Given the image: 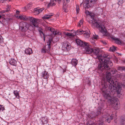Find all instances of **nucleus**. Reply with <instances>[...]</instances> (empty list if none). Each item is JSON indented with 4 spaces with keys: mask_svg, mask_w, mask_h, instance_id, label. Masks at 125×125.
I'll use <instances>...</instances> for the list:
<instances>
[{
    "mask_svg": "<svg viewBox=\"0 0 125 125\" xmlns=\"http://www.w3.org/2000/svg\"><path fill=\"white\" fill-rule=\"evenodd\" d=\"M113 65V63L109 59L107 60L104 63L101 64L98 66L99 71L103 72H106V78L107 80L106 82L109 83L113 84L116 86H119L118 85V80L115 77H112L114 75L117 71L115 69H110V67Z\"/></svg>",
    "mask_w": 125,
    "mask_h": 125,
    "instance_id": "nucleus-1",
    "label": "nucleus"
},
{
    "mask_svg": "<svg viewBox=\"0 0 125 125\" xmlns=\"http://www.w3.org/2000/svg\"><path fill=\"white\" fill-rule=\"evenodd\" d=\"M102 88L101 90L104 97L106 99H108L109 102L114 96H113L117 92V96L121 94V88L119 86H116L113 84H108L107 82H105L104 84L102 85Z\"/></svg>",
    "mask_w": 125,
    "mask_h": 125,
    "instance_id": "nucleus-2",
    "label": "nucleus"
},
{
    "mask_svg": "<svg viewBox=\"0 0 125 125\" xmlns=\"http://www.w3.org/2000/svg\"><path fill=\"white\" fill-rule=\"evenodd\" d=\"M113 114H112L110 115L108 114H106L100 117L99 120L96 123L93 122L90 123L89 122L86 125H103V122L104 121L109 123L113 119Z\"/></svg>",
    "mask_w": 125,
    "mask_h": 125,
    "instance_id": "nucleus-3",
    "label": "nucleus"
},
{
    "mask_svg": "<svg viewBox=\"0 0 125 125\" xmlns=\"http://www.w3.org/2000/svg\"><path fill=\"white\" fill-rule=\"evenodd\" d=\"M94 54L96 56V58H97L98 59L100 62L99 63V65L100 63L102 64L104 63L108 59L109 55L106 54H104L103 56L100 54V51L99 49L96 48L93 49V51Z\"/></svg>",
    "mask_w": 125,
    "mask_h": 125,
    "instance_id": "nucleus-4",
    "label": "nucleus"
},
{
    "mask_svg": "<svg viewBox=\"0 0 125 125\" xmlns=\"http://www.w3.org/2000/svg\"><path fill=\"white\" fill-rule=\"evenodd\" d=\"M102 22H101L98 21H95L93 23L91 26L92 27H96L98 28L100 31L104 35H106L107 34V31L104 25L102 24Z\"/></svg>",
    "mask_w": 125,
    "mask_h": 125,
    "instance_id": "nucleus-5",
    "label": "nucleus"
},
{
    "mask_svg": "<svg viewBox=\"0 0 125 125\" xmlns=\"http://www.w3.org/2000/svg\"><path fill=\"white\" fill-rule=\"evenodd\" d=\"M109 103L113 105V108L115 110L118 109L120 107V103L117 98L114 96L110 100Z\"/></svg>",
    "mask_w": 125,
    "mask_h": 125,
    "instance_id": "nucleus-6",
    "label": "nucleus"
},
{
    "mask_svg": "<svg viewBox=\"0 0 125 125\" xmlns=\"http://www.w3.org/2000/svg\"><path fill=\"white\" fill-rule=\"evenodd\" d=\"M29 27V24L26 22H22L20 23L19 27L21 31H26L28 29Z\"/></svg>",
    "mask_w": 125,
    "mask_h": 125,
    "instance_id": "nucleus-7",
    "label": "nucleus"
},
{
    "mask_svg": "<svg viewBox=\"0 0 125 125\" xmlns=\"http://www.w3.org/2000/svg\"><path fill=\"white\" fill-rule=\"evenodd\" d=\"M28 19L31 22L34 27H38L39 20L38 19L32 17H28Z\"/></svg>",
    "mask_w": 125,
    "mask_h": 125,
    "instance_id": "nucleus-8",
    "label": "nucleus"
},
{
    "mask_svg": "<svg viewBox=\"0 0 125 125\" xmlns=\"http://www.w3.org/2000/svg\"><path fill=\"white\" fill-rule=\"evenodd\" d=\"M84 45L85 46V52L88 54H90L92 52L93 49L91 46L89 45L88 43L87 42H84Z\"/></svg>",
    "mask_w": 125,
    "mask_h": 125,
    "instance_id": "nucleus-9",
    "label": "nucleus"
},
{
    "mask_svg": "<svg viewBox=\"0 0 125 125\" xmlns=\"http://www.w3.org/2000/svg\"><path fill=\"white\" fill-rule=\"evenodd\" d=\"M92 0H85V2L83 5L84 7L85 8H89L92 5Z\"/></svg>",
    "mask_w": 125,
    "mask_h": 125,
    "instance_id": "nucleus-10",
    "label": "nucleus"
},
{
    "mask_svg": "<svg viewBox=\"0 0 125 125\" xmlns=\"http://www.w3.org/2000/svg\"><path fill=\"white\" fill-rule=\"evenodd\" d=\"M41 76L42 78L43 79H47L49 77V75L48 72L46 71H43L41 74Z\"/></svg>",
    "mask_w": 125,
    "mask_h": 125,
    "instance_id": "nucleus-11",
    "label": "nucleus"
},
{
    "mask_svg": "<svg viewBox=\"0 0 125 125\" xmlns=\"http://www.w3.org/2000/svg\"><path fill=\"white\" fill-rule=\"evenodd\" d=\"M51 43V42L49 40V43L47 45H48L47 49H45L44 48L42 49V53H45L46 52L48 53L50 52L51 48L50 46Z\"/></svg>",
    "mask_w": 125,
    "mask_h": 125,
    "instance_id": "nucleus-12",
    "label": "nucleus"
},
{
    "mask_svg": "<svg viewBox=\"0 0 125 125\" xmlns=\"http://www.w3.org/2000/svg\"><path fill=\"white\" fill-rule=\"evenodd\" d=\"M71 46L67 43H64L63 45V48L64 50L68 51L71 48Z\"/></svg>",
    "mask_w": 125,
    "mask_h": 125,
    "instance_id": "nucleus-13",
    "label": "nucleus"
},
{
    "mask_svg": "<svg viewBox=\"0 0 125 125\" xmlns=\"http://www.w3.org/2000/svg\"><path fill=\"white\" fill-rule=\"evenodd\" d=\"M111 39L112 40L114 41L115 43L119 45L121 44V41L118 38H115L113 37H111Z\"/></svg>",
    "mask_w": 125,
    "mask_h": 125,
    "instance_id": "nucleus-14",
    "label": "nucleus"
},
{
    "mask_svg": "<svg viewBox=\"0 0 125 125\" xmlns=\"http://www.w3.org/2000/svg\"><path fill=\"white\" fill-rule=\"evenodd\" d=\"M78 62L77 60L76 59L73 58L72 60L71 63L73 66H76L77 65Z\"/></svg>",
    "mask_w": 125,
    "mask_h": 125,
    "instance_id": "nucleus-15",
    "label": "nucleus"
},
{
    "mask_svg": "<svg viewBox=\"0 0 125 125\" xmlns=\"http://www.w3.org/2000/svg\"><path fill=\"white\" fill-rule=\"evenodd\" d=\"M9 63L11 65L13 66H16L17 64V61L13 58H11L10 60Z\"/></svg>",
    "mask_w": 125,
    "mask_h": 125,
    "instance_id": "nucleus-16",
    "label": "nucleus"
},
{
    "mask_svg": "<svg viewBox=\"0 0 125 125\" xmlns=\"http://www.w3.org/2000/svg\"><path fill=\"white\" fill-rule=\"evenodd\" d=\"M77 44L80 46H82L84 45V43L83 42L79 39H77L75 40Z\"/></svg>",
    "mask_w": 125,
    "mask_h": 125,
    "instance_id": "nucleus-17",
    "label": "nucleus"
},
{
    "mask_svg": "<svg viewBox=\"0 0 125 125\" xmlns=\"http://www.w3.org/2000/svg\"><path fill=\"white\" fill-rule=\"evenodd\" d=\"M25 53L27 55H30L32 53V52L31 49L28 48L26 49L25 51Z\"/></svg>",
    "mask_w": 125,
    "mask_h": 125,
    "instance_id": "nucleus-18",
    "label": "nucleus"
},
{
    "mask_svg": "<svg viewBox=\"0 0 125 125\" xmlns=\"http://www.w3.org/2000/svg\"><path fill=\"white\" fill-rule=\"evenodd\" d=\"M38 30L39 31V32L41 35H42V34H43V40L44 41H45V37L44 36V34L42 31V29L41 27H40L38 29Z\"/></svg>",
    "mask_w": 125,
    "mask_h": 125,
    "instance_id": "nucleus-19",
    "label": "nucleus"
},
{
    "mask_svg": "<svg viewBox=\"0 0 125 125\" xmlns=\"http://www.w3.org/2000/svg\"><path fill=\"white\" fill-rule=\"evenodd\" d=\"M101 110L100 109H98L97 112L94 114V116L91 117L92 118L93 117H96L101 114Z\"/></svg>",
    "mask_w": 125,
    "mask_h": 125,
    "instance_id": "nucleus-20",
    "label": "nucleus"
},
{
    "mask_svg": "<svg viewBox=\"0 0 125 125\" xmlns=\"http://www.w3.org/2000/svg\"><path fill=\"white\" fill-rule=\"evenodd\" d=\"M84 31L80 29L76 31L75 32L76 35H79L83 34V33Z\"/></svg>",
    "mask_w": 125,
    "mask_h": 125,
    "instance_id": "nucleus-21",
    "label": "nucleus"
},
{
    "mask_svg": "<svg viewBox=\"0 0 125 125\" xmlns=\"http://www.w3.org/2000/svg\"><path fill=\"white\" fill-rule=\"evenodd\" d=\"M18 18L24 21L28 20V17H27L26 16L24 15L19 16Z\"/></svg>",
    "mask_w": 125,
    "mask_h": 125,
    "instance_id": "nucleus-22",
    "label": "nucleus"
},
{
    "mask_svg": "<svg viewBox=\"0 0 125 125\" xmlns=\"http://www.w3.org/2000/svg\"><path fill=\"white\" fill-rule=\"evenodd\" d=\"M90 33L89 31H86L83 34L84 36L86 38H89L90 36Z\"/></svg>",
    "mask_w": 125,
    "mask_h": 125,
    "instance_id": "nucleus-23",
    "label": "nucleus"
},
{
    "mask_svg": "<svg viewBox=\"0 0 125 125\" xmlns=\"http://www.w3.org/2000/svg\"><path fill=\"white\" fill-rule=\"evenodd\" d=\"M44 10V9L41 8L40 9H35L34 13L36 14H38L40 13Z\"/></svg>",
    "mask_w": 125,
    "mask_h": 125,
    "instance_id": "nucleus-24",
    "label": "nucleus"
},
{
    "mask_svg": "<svg viewBox=\"0 0 125 125\" xmlns=\"http://www.w3.org/2000/svg\"><path fill=\"white\" fill-rule=\"evenodd\" d=\"M13 93L14 95L15 96L16 98L18 99L20 98V97L19 95L18 92L17 90L14 91L13 92Z\"/></svg>",
    "mask_w": 125,
    "mask_h": 125,
    "instance_id": "nucleus-25",
    "label": "nucleus"
},
{
    "mask_svg": "<svg viewBox=\"0 0 125 125\" xmlns=\"http://www.w3.org/2000/svg\"><path fill=\"white\" fill-rule=\"evenodd\" d=\"M55 5V3L52 0H51L50 2L48 4L47 7L48 8H49L52 6H54Z\"/></svg>",
    "mask_w": 125,
    "mask_h": 125,
    "instance_id": "nucleus-26",
    "label": "nucleus"
},
{
    "mask_svg": "<svg viewBox=\"0 0 125 125\" xmlns=\"http://www.w3.org/2000/svg\"><path fill=\"white\" fill-rule=\"evenodd\" d=\"M53 15V14H50L46 15L44 17V18L45 19H47L51 17V16Z\"/></svg>",
    "mask_w": 125,
    "mask_h": 125,
    "instance_id": "nucleus-27",
    "label": "nucleus"
},
{
    "mask_svg": "<svg viewBox=\"0 0 125 125\" xmlns=\"http://www.w3.org/2000/svg\"><path fill=\"white\" fill-rule=\"evenodd\" d=\"M117 70H118L122 71H125V66H119L117 68Z\"/></svg>",
    "mask_w": 125,
    "mask_h": 125,
    "instance_id": "nucleus-28",
    "label": "nucleus"
},
{
    "mask_svg": "<svg viewBox=\"0 0 125 125\" xmlns=\"http://www.w3.org/2000/svg\"><path fill=\"white\" fill-rule=\"evenodd\" d=\"M115 50H116V48L114 46L110 47V51L112 52L115 51Z\"/></svg>",
    "mask_w": 125,
    "mask_h": 125,
    "instance_id": "nucleus-29",
    "label": "nucleus"
},
{
    "mask_svg": "<svg viewBox=\"0 0 125 125\" xmlns=\"http://www.w3.org/2000/svg\"><path fill=\"white\" fill-rule=\"evenodd\" d=\"M10 10V9L9 7H8V8L6 9V10H4L1 11L0 12L1 13H3L5 12L8 11Z\"/></svg>",
    "mask_w": 125,
    "mask_h": 125,
    "instance_id": "nucleus-30",
    "label": "nucleus"
},
{
    "mask_svg": "<svg viewBox=\"0 0 125 125\" xmlns=\"http://www.w3.org/2000/svg\"><path fill=\"white\" fill-rule=\"evenodd\" d=\"M83 20L82 19L79 22V23L78 24V26L79 27H81V25H82L83 23Z\"/></svg>",
    "mask_w": 125,
    "mask_h": 125,
    "instance_id": "nucleus-31",
    "label": "nucleus"
},
{
    "mask_svg": "<svg viewBox=\"0 0 125 125\" xmlns=\"http://www.w3.org/2000/svg\"><path fill=\"white\" fill-rule=\"evenodd\" d=\"M65 3H63V9L64 10L65 12H67V10L66 8H67V5H64Z\"/></svg>",
    "mask_w": 125,
    "mask_h": 125,
    "instance_id": "nucleus-32",
    "label": "nucleus"
},
{
    "mask_svg": "<svg viewBox=\"0 0 125 125\" xmlns=\"http://www.w3.org/2000/svg\"><path fill=\"white\" fill-rule=\"evenodd\" d=\"M93 37L95 39H97L99 38V37L98 35H96L95 33H94V34H93Z\"/></svg>",
    "mask_w": 125,
    "mask_h": 125,
    "instance_id": "nucleus-33",
    "label": "nucleus"
},
{
    "mask_svg": "<svg viewBox=\"0 0 125 125\" xmlns=\"http://www.w3.org/2000/svg\"><path fill=\"white\" fill-rule=\"evenodd\" d=\"M52 32V34H53L54 32V29L52 28H50L49 30Z\"/></svg>",
    "mask_w": 125,
    "mask_h": 125,
    "instance_id": "nucleus-34",
    "label": "nucleus"
},
{
    "mask_svg": "<svg viewBox=\"0 0 125 125\" xmlns=\"http://www.w3.org/2000/svg\"><path fill=\"white\" fill-rule=\"evenodd\" d=\"M3 39L2 37L0 35V43H2L3 42Z\"/></svg>",
    "mask_w": 125,
    "mask_h": 125,
    "instance_id": "nucleus-35",
    "label": "nucleus"
},
{
    "mask_svg": "<svg viewBox=\"0 0 125 125\" xmlns=\"http://www.w3.org/2000/svg\"><path fill=\"white\" fill-rule=\"evenodd\" d=\"M76 11L77 13L79 12V6L76 5Z\"/></svg>",
    "mask_w": 125,
    "mask_h": 125,
    "instance_id": "nucleus-36",
    "label": "nucleus"
},
{
    "mask_svg": "<svg viewBox=\"0 0 125 125\" xmlns=\"http://www.w3.org/2000/svg\"><path fill=\"white\" fill-rule=\"evenodd\" d=\"M53 35H56L57 34H59V31H55L54 32V33Z\"/></svg>",
    "mask_w": 125,
    "mask_h": 125,
    "instance_id": "nucleus-37",
    "label": "nucleus"
},
{
    "mask_svg": "<svg viewBox=\"0 0 125 125\" xmlns=\"http://www.w3.org/2000/svg\"><path fill=\"white\" fill-rule=\"evenodd\" d=\"M121 123L122 124H125V118L122 119Z\"/></svg>",
    "mask_w": 125,
    "mask_h": 125,
    "instance_id": "nucleus-38",
    "label": "nucleus"
},
{
    "mask_svg": "<svg viewBox=\"0 0 125 125\" xmlns=\"http://www.w3.org/2000/svg\"><path fill=\"white\" fill-rule=\"evenodd\" d=\"M70 33H68V32H63V34L68 36H69V35L70 34Z\"/></svg>",
    "mask_w": 125,
    "mask_h": 125,
    "instance_id": "nucleus-39",
    "label": "nucleus"
},
{
    "mask_svg": "<svg viewBox=\"0 0 125 125\" xmlns=\"http://www.w3.org/2000/svg\"><path fill=\"white\" fill-rule=\"evenodd\" d=\"M4 109V108L3 106L0 105V111H3Z\"/></svg>",
    "mask_w": 125,
    "mask_h": 125,
    "instance_id": "nucleus-40",
    "label": "nucleus"
},
{
    "mask_svg": "<svg viewBox=\"0 0 125 125\" xmlns=\"http://www.w3.org/2000/svg\"><path fill=\"white\" fill-rule=\"evenodd\" d=\"M32 3H30L27 5V7L28 8H30L31 7L32 5Z\"/></svg>",
    "mask_w": 125,
    "mask_h": 125,
    "instance_id": "nucleus-41",
    "label": "nucleus"
},
{
    "mask_svg": "<svg viewBox=\"0 0 125 125\" xmlns=\"http://www.w3.org/2000/svg\"><path fill=\"white\" fill-rule=\"evenodd\" d=\"M10 75H14V71L13 70H11L10 69Z\"/></svg>",
    "mask_w": 125,
    "mask_h": 125,
    "instance_id": "nucleus-42",
    "label": "nucleus"
},
{
    "mask_svg": "<svg viewBox=\"0 0 125 125\" xmlns=\"http://www.w3.org/2000/svg\"><path fill=\"white\" fill-rule=\"evenodd\" d=\"M123 2V0H120L118 2V4L119 5H121L122 4Z\"/></svg>",
    "mask_w": 125,
    "mask_h": 125,
    "instance_id": "nucleus-43",
    "label": "nucleus"
},
{
    "mask_svg": "<svg viewBox=\"0 0 125 125\" xmlns=\"http://www.w3.org/2000/svg\"><path fill=\"white\" fill-rule=\"evenodd\" d=\"M68 36H69L70 37H74V35L72 33H70Z\"/></svg>",
    "mask_w": 125,
    "mask_h": 125,
    "instance_id": "nucleus-44",
    "label": "nucleus"
},
{
    "mask_svg": "<svg viewBox=\"0 0 125 125\" xmlns=\"http://www.w3.org/2000/svg\"><path fill=\"white\" fill-rule=\"evenodd\" d=\"M50 27L48 26H47L45 27V30L46 31L49 30H50Z\"/></svg>",
    "mask_w": 125,
    "mask_h": 125,
    "instance_id": "nucleus-45",
    "label": "nucleus"
},
{
    "mask_svg": "<svg viewBox=\"0 0 125 125\" xmlns=\"http://www.w3.org/2000/svg\"><path fill=\"white\" fill-rule=\"evenodd\" d=\"M16 13L17 14H18L20 13V12L18 11H16Z\"/></svg>",
    "mask_w": 125,
    "mask_h": 125,
    "instance_id": "nucleus-46",
    "label": "nucleus"
},
{
    "mask_svg": "<svg viewBox=\"0 0 125 125\" xmlns=\"http://www.w3.org/2000/svg\"><path fill=\"white\" fill-rule=\"evenodd\" d=\"M55 1H58V2H61V0H55Z\"/></svg>",
    "mask_w": 125,
    "mask_h": 125,
    "instance_id": "nucleus-47",
    "label": "nucleus"
},
{
    "mask_svg": "<svg viewBox=\"0 0 125 125\" xmlns=\"http://www.w3.org/2000/svg\"><path fill=\"white\" fill-rule=\"evenodd\" d=\"M66 1L67 3H69L70 1V0H66Z\"/></svg>",
    "mask_w": 125,
    "mask_h": 125,
    "instance_id": "nucleus-48",
    "label": "nucleus"
},
{
    "mask_svg": "<svg viewBox=\"0 0 125 125\" xmlns=\"http://www.w3.org/2000/svg\"><path fill=\"white\" fill-rule=\"evenodd\" d=\"M103 42V43L104 44H106V42Z\"/></svg>",
    "mask_w": 125,
    "mask_h": 125,
    "instance_id": "nucleus-49",
    "label": "nucleus"
},
{
    "mask_svg": "<svg viewBox=\"0 0 125 125\" xmlns=\"http://www.w3.org/2000/svg\"><path fill=\"white\" fill-rule=\"evenodd\" d=\"M123 62L125 63V60H124Z\"/></svg>",
    "mask_w": 125,
    "mask_h": 125,
    "instance_id": "nucleus-50",
    "label": "nucleus"
},
{
    "mask_svg": "<svg viewBox=\"0 0 125 125\" xmlns=\"http://www.w3.org/2000/svg\"><path fill=\"white\" fill-rule=\"evenodd\" d=\"M2 17V16L1 15H0V19Z\"/></svg>",
    "mask_w": 125,
    "mask_h": 125,
    "instance_id": "nucleus-51",
    "label": "nucleus"
},
{
    "mask_svg": "<svg viewBox=\"0 0 125 125\" xmlns=\"http://www.w3.org/2000/svg\"><path fill=\"white\" fill-rule=\"evenodd\" d=\"M82 3H81V4H80V6H81L82 5Z\"/></svg>",
    "mask_w": 125,
    "mask_h": 125,
    "instance_id": "nucleus-52",
    "label": "nucleus"
}]
</instances>
